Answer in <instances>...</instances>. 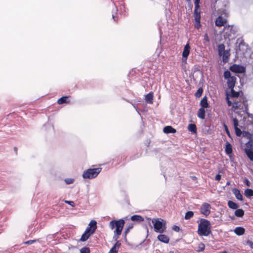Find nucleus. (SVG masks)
Returning a JSON list of instances; mask_svg holds the SVG:
<instances>
[{
	"instance_id": "obj_1",
	"label": "nucleus",
	"mask_w": 253,
	"mask_h": 253,
	"mask_svg": "<svg viewBox=\"0 0 253 253\" xmlns=\"http://www.w3.org/2000/svg\"><path fill=\"white\" fill-rule=\"evenodd\" d=\"M197 234L200 236H208L211 234V225L210 221L205 218H200L198 221Z\"/></svg>"
},
{
	"instance_id": "obj_2",
	"label": "nucleus",
	"mask_w": 253,
	"mask_h": 253,
	"mask_svg": "<svg viewBox=\"0 0 253 253\" xmlns=\"http://www.w3.org/2000/svg\"><path fill=\"white\" fill-rule=\"evenodd\" d=\"M226 100L228 104V106L232 105L233 108L235 109H243L242 105L244 106V111L247 113L249 117H252V114H249L248 111V105L247 104V101L243 100V102L234 101L233 103L229 99V94L226 93Z\"/></svg>"
},
{
	"instance_id": "obj_3",
	"label": "nucleus",
	"mask_w": 253,
	"mask_h": 253,
	"mask_svg": "<svg viewBox=\"0 0 253 253\" xmlns=\"http://www.w3.org/2000/svg\"><path fill=\"white\" fill-rule=\"evenodd\" d=\"M124 224L125 221L122 219L118 220H112L110 222V227L112 229L115 227V230H114L115 235L114 237V238H115V240H117L119 236L121 234Z\"/></svg>"
},
{
	"instance_id": "obj_4",
	"label": "nucleus",
	"mask_w": 253,
	"mask_h": 253,
	"mask_svg": "<svg viewBox=\"0 0 253 253\" xmlns=\"http://www.w3.org/2000/svg\"><path fill=\"white\" fill-rule=\"evenodd\" d=\"M161 218H153L152 222L154 224V231L157 233H163L165 232L167 226L165 222Z\"/></svg>"
},
{
	"instance_id": "obj_5",
	"label": "nucleus",
	"mask_w": 253,
	"mask_h": 253,
	"mask_svg": "<svg viewBox=\"0 0 253 253\" xmlns=\"http://www.w3.org/2000/svg\"><path fill=\"white\" fill-rule=\"evenodd\" d=\"M102 168L98 167L97 168L88 169L84 170L83 173V177L84 179H92L96 177L99 173L101 171Z\"/></svg>"
},
{
	"instance_id": "obj_6",
	"label": "nucleus",
	"mask_w": 253,
	"mask_h": 253,
	"mask_svg": "<svg viewBox=\"0 0 253 253\" xmlns=\"http://www.w3.org/2000/svg\"><path fill=\"white\" fill-rule=\"evenodd\" d=\"M225 46L224 44L221 43L218 45V52L219 56L222 57V61L224 63L229 61L230 53L229 50H225Z\"/></svg>"
},
{
	"instance_id": "obj_7",
	"label": "nucleus",
	"mask_w": 253,
	"mask_h": 253,
	"mask_svg": "<svg viewBox=\"0 0 253 253\" xmlns=\"http://www.w3.org/2000/svg\"><path fill=\"white\" fill-rule=\"evenodd\" d=\"M193 16L194 18V20L195 21V23L194 25L195 28L199 29L201 26V11L200 8H194Z\"/></svg>"
},
{
	"instance_id": "obj_8",
	"label": "nucleus",
	"mask_w": 253,
	"mask_h": 253,
	"mask_svg": "<svg viewBox=\"0 0 253 253\" xmlns=\"http://www.w3.org/2000/svg\"><path fill=\"white\" fill-rule=\"evenodd\" d=\"M211 206L209 204L204 203L201 207L200 212L206 216H208L211 213Z\"/></svg>"
},
{
	"instance_id": "obj_9",
	"label": "nucleus",
	"mask_w": 253,
	"mask_h": 253,
	"mask_svg": "<svg viewBox=\"0 0 253 253\" xmlns=\"http://www.w3.org/2000/svg\"><path fill=\"white\" fill-rule=\"evenodd\" d=\"M97 229V222L95 220H92L90 221L87 227L85 230V232L88 233V234H90V235L93 234L96 229Z\"/></svg>"
},
{
	"instance_id": "obj_10",
	"label": "nucleus",
	"mask_w": 253,
	"mask_h": 253,
	"mask_svg": "<svg viewBox=\"0 0 253 253\" xmlns=\"http://www.w3.org/2000/svg\"><path fill=\"white\" fill-rule=\"evenodd\" d=\"M190 46L189 43H187L184 46L183 51L182 52V61L186 62L188 56L189 55L190 51Z\"/></svg>"
},
{
	"instance_id": "obj_11",
	"label": "nucleus",
	"mask_w": 253,
	"mask_h": 253,
	"mask_svg": "<svg viewBox=\"0 0 253 253\" xmlns=\"http://www.w3.org/2000/svg\"><path fill=\"white\" fill-rule=\"evenodd\" d=\"M227 22V19L223 18L221 16H218L215 20V25L219 27L225 26Z\"/></svg>"
},
{
	"instance_id": "obj_12",
	"label": "nucleus",
	"mask_w": 253,
	"mask_h": 253,
	"mask_svg": "<svg viewBox=\"0 0 253 253\" xmlns=\"http://www.w3.org/2000/svg\"><path fill=\"white\" fill-rule=\"evenodd\" d=\"M223 30L225 32L226 35L228 37L230 36L232 34H235L236 32L233 25H226L224 27Z\"/></svg>"
},
{
	"instance_id": "obj_13",
	"label": "nucleus",
	"mask_w": 253,
	"mask_h": 253,
	"mask_svg": "<svg viewBox=\"0 0 253 253\" xmlns=\"http://www.w3.org/2000/svg\"><path fill=\"white\" fill-rule=\"evenodd\" d=\"M230 70L232 72L236 73H242L245 71V69L243 67L237 64H233L230 67Z\"/></svg>"
},
{
	"instance_id": "obj_14",
	"label": "nucleus",
	"mask_w": 253,
	"mask_h": 253,
	"mask_svg": "<svg viewBox=\"0 0 253 253\" xmlns=\"http://www.w3.org/2000/svg\"><path fill=\"white\" fill-rule=\"evenodd\" d=\"M233 125L235 131V133L237 136H240L242 133L241 129L238 127L239 122L237 118H234L233 119Z\"/></svg>"
},
{
	"instance_id": "obj_15",
	"label": "nucleus",
	"mask_w": 253,
	"mask_h": 253,
	"mask_svg": "<svg viewBox=\"0 0 253 253\" xmlns=\"http://www.w3.org/2000/svg\"><path fill=\"white\" fill-rule=\"evenodd\" d=\"M236 80L237 78L235 76H232V77L229 78V79L227 80V84L229 88L232 89V88L234 87Z\"/></svg>"
},
{
	"instance_id": "obj_16",
	"label": "nucleus",
	"mask_w": 253,
	"mask_h": 253,
	"mask_svg": "<svg viewBox=\"0 0 253 253\" xmlns=\"http://www.w3.org/2000/svg\"><path fill=\"white\" fill-rule=\"evenodd\" d=\"M157 238L160 241L166 244H168L169 242V237L165 234H161L158 236Z\"/></svg>"
},
{
	"instance_id": "obj_17",
	"label": "nucleus",
	"mask_w": 253,
	"mask_h": 253,
	"mask_svg": "<svg viewBox=\"0 0 253 253\" xmlns=\"http://www.w3.org/2000/svg\"><path fill=\"white\" fill-rule=\"evenodd\" d=\"M225 151L226 154L228 156H230L233 153L232 145L229 142H226Z\"/></svg>"
},
{
	"instance_id": "obj_18",
	"label": "nucleus",
	"mask_w": 253,
	"mask_h": 253,
	"mask_svg": "<svg viewBox=\"0 0 253 253\" xmlns=\"http://www.w3.org/2000/svg\"><path fill=\"white\" fill-rule=\"evenodd\" d=\"M163 131L164 133L168 134V133H174L176 132V130L173 128L171 126H166L163 129Z\"/></svg>"
},
{
	"instance_id": "obj_19",
	"label": "nucleus",
	"mask_w": 253,
	"mask_h": 253,
	"mask_svg": "<svg viewBox=\"0 0 253 253\" xmlns=\"http://www.w3.org/2000/svg\"><path fill=\"white\" fill-rule=\"evenodd\" d=\"M69 97H70V96H63V97H61L60 98H59L57 100V103L59 104H62L64 103H70V101L69 100Z\"/></svg>"
},
{
	"instance_id": "obj_20",
	"label": "nucleus",
	"mask_w": 253,
	"mask_h": 253,
	"mask_svg": "<svg viewBox=\"0 0 253 253\" xmlns=\"http://www.w3.org/2000/svg\"><path fill=\"white\" fill-rule=\"evenodd\" d=\"M245 152L249 159L251 161H253V151L250 148L247 147L245 149Z\"/></svg>"
},
{
	"instance_id": "obj_21",
	"label": "nucleus",
	"mask_w": 253,
	"mask_h": 253,
	"mask_svg": "<svg viewBox=\"0 0 253 253\" xmlns=\"http://www.w3.org/2000/svg\"><path fill=\"white\" fill-rule=\"evenodd\" d=\"M200 105L202 106L201 108H207L209 107V104L208 102V98L207 96H204L201 100Z\"/></svg>"
},
{
	"instance_id": "obj_22",
	"label": "nucleus",
	"mask_w": 253,
	"mask_h": 253,
	"mask_svg": "<svg viewBox=\"0 0 253 253\" xmlns=\"http://www.w3.org/2000/svg\"><path fill=\"white\" fill-rule=\"evenodd\" d=\"M245 230L242 227H237L234 229L235 233L239 236L243 235L245 233Z\"/></svg>"
},
{
	"instance_id": "obj_23",
	"label": "nucleus",
	"mask_w": 253,
	"mask_h": 253,
	"mask_svg": "<svg viewBox=\"0 0 253 253\" xmlns=\"http://www.w3.org/2000/svg\"><path fill=\"white\" fill-rule=\"evenodd\" d=\"M153 93L152 92H150L146 95L145 100L148 103L150 104H152L153 103Z\"/></svg>"
},
{
	"instance_id": "obj_24",
	"label": "nucleus",
	"mask_w": 253,
	"mask_h": 253,
	"mask_svg": "<svg viewBox=\"0 0 253 253\" xmlns=\"http://www.w3.org/2000/svg\"><path fill=\"white\" fill-rule=\"evenodd\" d=\"M234 194L235 195L236 198L240 201H243V196L241 194L240 191L238 189H234L233 191Z\"/></svg>"
},
{
	"instance_id": "obj_25",
	"label": "nucleus",
	"mask_w": 253,
	"mask_h": 253,
	"mask_svg": "<svg viewBox=\"0 0 253 253\" xmlns=\"http://www.w3.org/2000/svg\"><path fill=\"white\" fill-rule=\"evenodd\" d=\"M205 108H200L198 111V117L202 119H204L205 118Z\"/></svg>"
},
{
	"instance_id": "obj_26",
	"label": "nucleus",
	"mask_w": 253,
	"mask_h": 253,
	"mask_svg": "<svg viewBox=\"0 0 253 253\" xmlns=\"http://www.w3.org/2000/svg\"><path fill=\"white\" fill-rule=\"evenodd\" d=\"M121 245L120 241H117L116 244L114 245V246L111 249V253H118V249L120 247Z\"/></svg>"
},
{
	"instance_id": "obj_27",
	"label": "nucleus",
	"mask_w": 253,
	"mask_h": 253,
	"mask_svg": "<svg viewBox=\"0 0 253 253\" xmlns=\"http://www.w3.org/2000/svg\"><path fill=\"white\" fill-rule=\"evenodd\" d=\"M131 220L133 221L142 222L144 221V218L141 215H134L131 217Z\"/></svg>"
},
{
	"instance_id": "obj_28",
	"label": "nucleus",
	"mask_w": 253,
	"mask_h": 253,
	"mask_svg": "<svg viewBox=\"0 0 253 253\" xmlns=\"http://www.w3.org/2000/svg\"><path fill=\"white\" fill-rule=\"evenodd\" d=\"M188 129L189 131H191L193 133H197V127L194 124H189L188 126Z\"/></svg>"
},
{
	"instance_id": "obj_29",
	"label": "nucleus",
	"mask_w": 253,
	"mask_h": 253,
	"mask_svg": "<svg viewBox=\"0 0 253 253\" xmlns=\"http://www.w3.org/2000/svg\"><path fill=\"white\" fill-rule=\"evenodd\" d=\"M235 215L239 217H241L244 215V211L241 209H237L235 211Z\"/></svg>"
},
{
	"instance_id": "obj_30",
	"label": "nucleus",
	"mask_w": 253,
	"mask_h": 253,
	"mask_svg": "<svg viewBox=\"0 0 253 253\" xmlns=\"http://www.w3.org/2000/svg\"><path fill=\"white\" fill-rule=\"evenodd\" d=\"M228 206L232 209L236 210L238 208V205L232 201H229L228 202Z\"/></svg>"
},
{
	"instance_id": "obj_31",
	"label": "nucleus",
	"mask_w": 253,
	"mask_h": 253,
	"mask_svg": "<svg viewBox=\"0 0 253 253\" xmlns=\"http://www.w3.org/2000/svg\"><path fill=\"white\" fill-rule=\"evenodd\" d=\"M245 195L247 198L253 196V190L252 189H247L245 191Z\"/></svg>"
},
{
	"instance_id": "obj_32",
	"label": "nucleus",
	"mask_w": 253,
	"mask_h": 253,
	"mask_svg": "<svg viewBox=\"0 0 253 253\" xmlns=\"http://www.w3.org/2000/svg\"><path fill=\"white\" fill-rule=\"evenodd\" d=\"M231 89V97L233 98H237L240 95V92L239 91H235L234 90V88H232V89Z\"/></svg>"
},
{
	"instance_id": "obj_33",
	"label": "nucleus",
	"mask_w": 253,
	"mask_h": 253,
	"mask_svg": "<svg viewBox=\"0 0 253 253\" xmlns=\"http://www.w3.org/2000/svg\"><path fill=\"white\" fill-rule=\"evenodd\" d=\"M89 234H88V233H86L85 231L84 232V233L82 235L80 240L83 242L86 241L89 238V237L90 236V235Z\"/></svg>"
},
{
	"instance_id": "obj_34",
	"label": "nucleus",
	"mask_w": 253,
	"mask_h": 253,
	"mask_svg": "<svg viewBox=\"0 0 253 253\" xmlns=\"http://www.w3.org/2000/svg\"><path fill=\"white\" fill-rule=\"evenodd\" d=\"M194 216V212L192 211H187L186 213H185V219L187 220V219H190V218H191L193 216Z\"/></svg>"
},
{
	"instance_id": "obj_35",
	"label": "nucleus",
	"mask_w": 253,
	"mask_h": 253,
	"mask_svg": "<svg viewBox=\"0 0 253 253\" xmlns=\"http://www.w3.org/2000/svg\"><path fill=\"white\" fill-rule=\"evenodd\" d=\"M205 248V244L203 243H200L198 245L197 251L199 252H202V251H204Z\"/></svg>"
},
{
	"instance_id": "obj_36",
	"label": "nucleus",
	"mask_w": 253,
	"mask_h": 253,
	"mask_svg": "<svg viewBox=\"0 0 253 253\" xmlns=\"http://www.w3.org/2000/svg\"><path fill=\"white\" fill-rule=\"evenodd\" d=\"M203 92V90L202 88H199L197 92L195 93V96L197 97H200L202 95Z\"/></svg>"
},
{
	"instance_id": "obj_37",
	"label": "nucleus",
	"mask_w": 253,
	"mask_h": 253,
	"mask_svg": "<svg viewBox=\"0 0 253 253\" xmlns=\"http://www.w3.org/2000/svg\"><path fill=\"white\" fill-rule=\"evenodd\" d=\"M224 77L225 79H227V80L228 79H229V78L232 77V76H231V73L230 72V71H225L224 72Z\"/></svg>"
},
{
	"instance_id": "obj_38",
	"label": "nucleus",
	"mask_w": 253,
	"mask_h": 253,
	"mask_svg": "<svg viewBox=\"0 0 253 253\" xmlns=\"http://www.w3.org/2000/svg\"><path fill=\"white\" fill-rule=\"evenodd\" d=\"M246 147L248 148H250V149L252 148V149L253 150V141H249L248 143H247Z\"/></svg>"
},
{
	"instance_id": "obj_39",
	"label": "nucleus",
	"mask_w": 253,
	"mask_h": 253,
	"mask_svg": "<svg viewBox=\"0 0 253 253\" xmlns=\"http://www.w3.org/2000/svg\"><path fill=\"white\" fill-rule=\"evenodd\" d=\"M81 253H90L88 248H83L81 250Z\"/></svg>"
},
{
	"instance_id": "obj_40",
	"label": "nucleus",
	"mask_w": 253,
	"mask_h": 253,
	"mask_svg": "<svg viewBox=\"0 0 253 253\" xmlns=\"http://www.w3.org/2000/svg\"><path fill=\"white\" fill-rule=\"evenodd\" d=\"M65 182L67 184H72L74 182V179L72 178H66L65 179Z\"/></svg>"
},
{
	"instance_id": "obj_41",
	"label": "nucleus",
	"mask_w": 253,
	"mask_h": 253,
	"mask_svg": "<svg viewBox=\"0 0 253 253\" xmlns=\"http://www.w3.org/2000/svg\"><path fill=\"white\" fill-rule=\"evenodd\" d=\"M223 126H224V127L225 128V130L226 131V132L227 133V134L229 136H230V132H229V130L228 129V126H227L225 124H223Z\"/></svg>"
},
{
	"instance_id": "obj_42",
	"label": "nucleus",
	"mask_w": 253,
	"mask_h": 253,
	"mask_svg": "<svg viewBox=\"0 0 253 253\" xmlns=\"http://www.w3.org/2000/svg\"><path fill=\"white\" fill-rule=\"evenodd\" d=\"M200 0H195L194 4H195V8H200L199 3Z\"/></svg>"
},
{
	"instance_id": "obj_43",
	"label": "nucleus",
	"mask_w": 253,
	"mask_h": 253,
	"mask_svg": "<svg viewBox=\"0 0 253 253\" xmlns=\"http://www.w3.org/2000/svg\"><path fill=\"white\" fill-rule=\"evenodd\" d=\"M172 229V230H173L174 231H175L177 232H178L180 231L179 227L178 226H176V225L173 226Z\"/></svg>"
},
{
	"instance_id": "obj_44",
	"label": "nucleus",
	"mask_w": 253,
	"mask_h": 253,
	"mask_svg": "<svg viewBox=\"0 0 253 253\" xmlns=\"http://www.w3.org/2000/svg\"><path fill=\"white\" fill-rule=\"evenodd\" d=\"M65 202L69 205H70V206H71L72 207H75V203L73 201H65Z\"/></svg>"
},
{
	"instance_id": "obj_45",
	"label": "nucleus",
	"mask_w": 253,
	"mask_h": 253,
	"mask_svg": "<svg viewBox=\"0 0 253 253\" xmlns=\"http://www.w3.org/2000/svg\"><path fill=\"white\" fill-rule=\"evenodd\" d=\"M247 244L250 246V247L252 248V249H253V242L252 241H251L250 240H248L247 241Z\"/></svg>"
},
{
	"instance_id": "obj_46",
	"label": "nucleus",
	"mask_w": 253,
	"mask_h": 253,
	"mask_svg": "<svg viewBox=\"0 0 253 253\" xmlns=\"http://www.w3.org/2000/svg\"><path fill=\"white\" fill-rule=\"evenodd\" d=\"M221 178V175L219 174H217L215 177V179L217 181H219Z\"/></svg>"
},
{
	"instance_id": "obj_47",
	"label": "nucleus",
	"mask_w": 253,
	"mask_h": 253,
	"mask_svg": "<svg viewBox=\"0 0 253 253\" xmlns=\"http://www.w3.org/2000/svg\"><path fill=\"white\" fill-rule=\"evenodd\" d=\"M204 40H206L207 42H209L210 41L209 36L207 34H205L204 35Z\"/></svg>"
},
{
	"instance_id": "obj_48",
	"label": "nucleus",
	"mask_w": 253,
	"mask_h": 253,
	"mask_svg": "<svg viewBox=\"0 0 253 253\" xmlns=\"http://www.w3.org/2000/svg\"><path fill=\"white\" fill-rule=\"evenodd\" d=\"M24 244H32V240H29L27 242H25L24 243Z\"/></svg>"
},
{
	"instance_id": "obj_49",
	"label": "nucleus",
	"mask_w": 253,
	"mask_h": 253,
	"mask_svg": "<svg viewBox=\"0 0 253 253\" xmlns=\"http://www.w3.org/2000/svg\"><path fill=\"white\" fill-rule=\"evenodd\" d=\"M132 227V225L129 226L126 230V232L127 233L129 231V229H131Z\"/></svg>"
},
{
	"instance_id": "obj_50",
	"label": "nucleus",
	"mask_w": 253,
	"mask_h": 253,
	"mask_svg": "<svg viewBox=\"0 0 253 253\" xmlns=\"http://www.w3.org/2000/svg\"><path fill=\"white\" fill-rule=\"evenodd\" d=\"M246 184L247 186H250V182L247 179H246Z\"/></svg>"
},
{
	"instance_id": "obj_51",
	"label": "nucleus",
	"mask_w": 253,
	"mask_h": 253,
	"mask_svg": "<svg viewBox=\"0 0 253 253\" xmlns=\"http://www.w3.org/2000/svg\"><path fill=\"white\" fill-rule=\"evenodd\" d=\"M14 150L15 154L17 155V151H18L17 147H14Z\"/></svg>"
},
{
	"instance_id": "obj_52",
	"label": "nucleus",
	"mask_w": 253,
	"mask_h": 253,
	"mask_svg": "<svg viewBox=\"0 0 253 253\" xmlns=\"http://www.w3.org/2000/svg\"><path fill=\"white\" fill-rule=\"evenodd\" d=\"M112 17H113V18L114 19V20L115 21L116 20H115V18H114V16L113 15H112Z\"/></svg>"
},
{
	"instance_id": "obj_53",
	"label": "nucleus",
	"mask_w": 253,
	"mask_h": 253,
	"mask_svg": "<svg viewBox=\"0 0 253 253\" xmlns=\"http://www.w3.org/2000/svg\"><path fill=\"white\" fill-rule=\"evenodd\" d=\"M188 2H190L191 0H187Z\"/></svg>"
},
{
	"instance_id": "obj_54",
	"label": "nucleus",
	"mask_w": 253,
	"mask_h": 253,
	"mask_svg": "<svg viewBox=\"0 0 253 253\" xmlns=\"http://www.w3.org/2000/svg\"><path fill=\"white\" fill-rule=\"evenodd\" d=\"M229 182H227V185H229Z\"/></svg>"
},
{
	"instance_id": "obj_55",
	"label": "nucleus",
	"mask_w": 253,
	"mask_h": 253,
	"mask_svg": "<svg viewBox=\"0 0 253 253\" xmlns=\"http://www.w3.org/2000/svg\"><path fill=\"white\" fill-rule=\"evenodd\" d=\"M148 220H151V218H148Z\"/></svg>"
},
{
	"instance_id": "obj_56",
	"label": "nucleus",
	"mask_w": 253,
	"mask_h": 253,
	"mask_svg": "<svg viewBox=\"0 0 253 253\" xmlns=\"http://www.w3.org/2000/svg\"><path fill=\"white\" fill-rule=\"evenodd\" d=\"M108 253H111V250H110L109 252Z\"/></svg>"
},
{
	"instance_id": "obj_57",
	"label": "nucleus",
	"mask_w": 253,
	"mask_h": 253,
	"mask_svg": "<svg viewBox=\"0 0 253 253\" xmlns=\"http://www.w3.org/2000/svg\"><path fill=\"white\" fill-rule=\"evenodd\" d=\"M196 177L195 176H194V177H193V179H196Z\"/></svg>"
}]
</instances>
